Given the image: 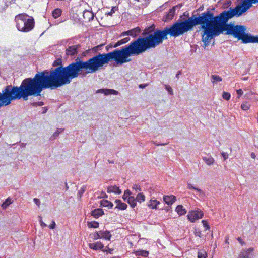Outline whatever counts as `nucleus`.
Masks as SVG:
<instances>
[{"mask_svg":"<svg viewBox=\"0 0 258 258\" xmlns=\"http://www.w3.org/2000/svg\"><path fill=\"white\" fill-rule=\"evenodd\" d=\"M175 210H185V209H183V206L181 205H178L176 207Z\"/></svg>","mask_w":258,"mask_h":258,"instance_id":"obj_56","label":"nucleus"},{"mask_svg":"<svg viewBox=\"0 0 258 258\" xmlns=\"http://www.w3.org/2000/svg\"><path fill=\"white\" fill-rule=\"evenodd\" d=\"M12 199L10 198H8L2 204V207L3 209H6L10 204L12 203Z\"/></svg>","mask_w":258,"mask_h":258,"instance_id":"obj_27","label":"nucleus"},{"mask_svg":"<svg viewBox=\"0 0 258 258\" xmlns=\"http://www.w3.org/2000/svg\"><path fill=\"white\" fill-rule=\"evenodd\" d=\"M193 28L190 18L189 17L184 20H178L171 26L166 27L163 30H157L155 33L159 43L161 44L164 40L168 39V35L176 38L191 30Z\"/></svg>","mask_w":258,"mask_h":258,"instance_id":"obj_5","label":"nucleus"},{"mask_svg":"<svg viewBox=\"0 0 258 258\" xmlns=\"http://www.w3.org/2000/svg\"><path fill=\"white\" fill-rule=\"evenodd\" d=\"M19 88V87L14 86L12 85L7 86L3 90L2 93H0V108L3 106H7L11 103V102L15 100H19L22 98L17 96V91L14 90L16 88Z\"/></svg>","mask_w":258,"mask_h":258,"instance_id":"obj_7","label":"nucleus"},{"mask_svg":"<svg viewBox=\"0 0 258 258\" xmlns=\"http://www.w3.org/2000/svg\"><path fill=\"white\" fill-rule=\"evenodd\" d=\"M236 92H237V94L239 96L238 97H239L240 96H241L243 94V93L242 90L241 89H239L237 90Z\"/></svg>","mask_w":258,"mask_h":258,"instance_id":"obj_52","label":"nucleus"},{"mask_svg":"<svg viewBox=\"0 0 258 258\" xmlns=\"http://www.w3.org/2000/svg\"><path fill=\"white\" fill-rule=\"evenodd\" d=\"M100 236L101 237V239L103 238L106 240L110 241L111 240V237L112 235L110 234V232L108 230L99 231Z\"/></svg>","mask_w":258,"mask_h":258,"instance_id":"obj_17","label":"nucleus"},{"mask_svg":"<svg viewBox=\"0 0 258 258\" xmlns=\"http://www.w3.org/2000/svg\"><path fill=\"white\" fill-rule=\"evenodd\" d=\"M91 216H93L94 218L97 219L99 217L102 216L104 214V211H91L90 212Z\"/></svg>","mask_w":258,"mask_h":258,"instance_id":"obj_21","label":"nucleus"},{"mask_svg":"<svg viewBox=\"0 0 258 258\" xmlns=\"http://www.w3.org/2000/svg\"><path fill=\"white\" fill-rule=\"evenodd\" d=\"M90 236L94 240H96L97 239H101L99 231L92 233L90 235Z\"/></svg>","mask_w":258,"mask_h":258,"instance_id":"obj_31","label":"nucleus"},{"mask_svg":"<svg viewBox=\"0 0 258 258\" xmlns=\"http://www.w3.org/2000/svg\"><path fill=\"white\" fill-rule=\"evenodd\" d=\"M253 251V248L252 247H250L248 248L246 251H242L241 252H246L247 253V255H249L250 253Z\"/></svg>","mask_w":258,"mask_h":258,"instance_id":"obj_49","label":"nucleus"},{"mask_svg":"<svg viewBox=\"0 0 258 258\" xmlns=\"http://www.w3.org/2000/svg\"><path fill=\"white\" fill-rule=\"evenodd\" d=\"M241 108L243 110L247 111L250 108V105L248 104L247 102H244L241 104Z\"/></svg>","mask_w":258,"mask_h":258,"instance_id":"obj_34","label":"nucleus"},{"mask_svg":"<svg viewBox=\"0 0 258 258\" xmlns=\"http://www.w3.org/2000/svg\"><path fill=\"white\" fill-rule=\"evenodd\" d=\"M102 54L99 53L86 61L77 58L66 67H58L50 71H43L36 73L34 78L23 80L19 88H16L17 97L28 100L31 96H40L43 90L55 89L69 84L79 75H86L97 72L105 64ZM15 90V89L14 90Z\"/></svg>","mask_w":258,"mask_h":258,"instance_id":"obj_1","label":"nucleus"},{"mask_svg":"<svg viewBox=\"0 0 258 258\" xmlns=\"http://www.w3.org/2000/svg\"><path fill=\"white\" fill-rule=\"evenodd\" d=\"M141 32V29L139 27H137L130 30L123 32V35H127L133 37H136Z\"/></svg>","mask_w":258,"mask_h":258,"instance_id":"obj_11","label":"nucleus"},{"mask_svg":"<svg viewBox=\"0 0 258 258\" xmlns=\"http://www.w3.org/2000/svg\"><path fill=\"white\" fill-rule=\"evenodd\" d=\"M231 95L229 93L224 91L222 94V97L226 100H229L230 98Z\"/></svg>","mask_w":258,"mask_h":258,"instance_id":"obj_35","label":"nucleus"},{"mask_svg":"<svg viewBox=\"0 0 258 258\" xmlns=\"http://www.w3.org/2000/svg\"><path fill=\"white\" fill-rule=\"evenodd\" d=\"M106 249H102V251L104 252H107L110 254L112 253V251H113V249L109 248L108 246L106 247Z\"/></svg>","mask_w":258,"mask_h":258,"instance_id":"obj_42","label":"nucleus"},{"mask_svg":"<svg viewBox=\"0 0 258 258\" xmlns=\"http://www.w3.org/2000/svg\"><path fill=\"white\" fill-rule=\"evenodd\" d=\"M133 188L135 189L136 190H138V191H141V190L140 186L138 185L137 184L134 185Z\"/></svg>","mask_w":258,"mask_h":258,"instance_id":"obj_50","label":"nucleus"},{"mask_svg":"<svg viewBox=\"0 0 258 258\" xmlns=\"http://www.w3.org/2000/svg\"><path fill=\"white\" fill-rule=\"evenodd\" d=\"M227 12V10H224L214 16V13L208 9L198 17L192 15L190 17L193 27L200 25L203 29L202 39L204 48L209 45L213 37L219 35L222 24L229 16Z\"/></svg>","mask_w":258,"mask_h":258,"instance_id":"obj_3","label":"nucleus"},{"mask_svg":"<svg viewBox=\"0 0 258 258\" xmlns=\"http://www.w3.org/2000/svg\"><path fill=\"white\" fill-rule=\"evenodd\" d=\"M62 11L59 8L55 9L52 11V16L54 18H58L61 15Z\"/></svg>","mask_w":258,"mask_h":258,"instance_id":"obj_26","label":"nucleus"},{"mask_svg":"<svg viewBox=\"0 0 258 258\" xmlns=\"http://www.w3.org/2000/svg\"><path fill=\"white\" fill-rule=\"evenodd\" d=\"M33 104L34 106H37V105L42 106L44 104V103H43V102L41 101V102H39L38 103H33Z\"/></svg>","mask_w":258,"mask_h":258,"instance_id":"obj_55","label":"nucleus"},{"mask_svg":"<svg viewBox=\"0 0 258 258\" xmlns=\"http://www.w3.org/2000/svg\"><path fill=\"white\" fill-rule=\"evenodd\" d=\"M136 199L138 202L141 203L145 201V196L143 193H139L137 195Z\"/></svg>","mask_w":258,"mask_h":258,"instance_id":"obj_30","label":"nucleus"},{"mask_svg":"<svg viewBox=\"0 0 258 258\" xmlns=\"http://www.w3.org/2000/svg\"><path fill=\"white\" fill-rule=\"evenodd\" d=\"M194 233H195V235H196V236H198L200 238L202 237L203 236L202 234L201 231H200V230H198V229H195Z\"/></svg>","mask_w":258,"mask_h":258,"instance_id":"obj_43","label":"nucleus"},{"mask_svg":"<svg viewBox=\"0 0 258 258\" xmlns=\"http://www.w3.org/2000/svg\"><path fill=\"white\" fill-rule=\"evenodd\" d=\"M33 201H34V202L35 203V204H36L37 206H39L40 205V202L39 199H38L37 198H34Z\"/></svg>","mask_w":258,"mask_h":258,"instance_id":"obj_53","label":"nucleus"},{"mask_svg":"<svg viewBox=\"0 0 258 258\" xmlns=\"http://www.w3.org/2000/svg\"><path fill=\"white\" fill-rule=\"evenodd\" d=\"M155 26L154 24H152L150 27L146 28L144 30V32L142 33V35L146 37L147 36H149L150 35L153 34L155 31L157 30H155Z\"/></svg>","mask_w":258,"mask_h":258,"instance_id":"obj_14","label":"nucleus"},{"mask_svg":"<svg viewBox=\"0 0 258 258\" xmlns=\"http://www.w3.org/2000/svg\"><path fill=\"white\" fill-rule=\"evenodd\" d=\"M228 239L227 237H226V238H225V243H227V244H229V242H228Z\"/></svg>","mask_w":258,"mask_h":258,"instance_id":"obj_62","label":"nucleus"},{"mask_svg":"<svg viewBox=\"0 0 258 258\" xmlns=\"http://www.w3.org/2000/svg\"><path fill=\"white\" fill-rule=\"evenodd\" d=\"M97 92L101 93L104 94L105 95L114 94L117 95L118 94V92L114 89H101L97 90Z\"/></svg>","mask_w":258,"mask_h":258,"instance_id":"obj_16","label":"nucleus"},{"mask_svg":"<svg viewBox=\"0 0 258 258\" xmlns=\"http://www.w3.org/2000/svg\"><path fill=\"white\" fill-rule=\"evenodd\" d=\"M38 218H39V221L40 223L41 226L42 227H46L47 225L43 222L42 217L41 216H39Z\"/></svg>","mask_w":258,"mask_h":258,"instance_id":"obj_44","label":"nucleus"},{"mask_svg":"<svg viewBox=\"0 0 258 258\" xmlns=\"http://www.w3.org/2000/svg\"><path fill=\"white\" fill-rule=\"evenodd\" d=\"M177 7V6H175L171 8L167 14L166 15V17L165 19V21L167 22L170 20H171L174 17L175 14V9Z\"/></svg>","mask_w":258,"mask_h":258,"instance_id":"obj_12","label":"nucleus"},{"mask_svg":"<svg viewBox=\"0 0 258 258\" xmlns=\"http://www.w3.org/2000/svg\"><path fill=\"white\" fill-rule=\"evenodd\" d=\"M179 215H183L186 213L187 211H176Z\"/></svg>","mask_w":258,"mask_h":258,"instance_id":"obj_54","label":"nucleus"},{"mask_svg":"<svg viewBox=\"0 0 258 258\" xmlns=\"http://www.w3.org/2000/svg\"><path fill=\"white\" fill-rule=\"evenodd\" d=\"M86 13H88V14H90V15L91 16V19H92V18H93V14H92V13H91L90 12H89V11H87V12H86Z\"/></svg>","mask_w":258,"mask_h":258,"instance_id":"obj_58","label":"nucleus"},{"mask_svg":"<svg viewBox=\"0 0 258 258\" xmlns=\"http://www.w3.org/2000/svg\"><path fill=\"white\" fill-rule=\"evenodd\" d=\"M100 205L101 207L108 209H111L113 206L112 203L105 199L101 200L100 202Z\"/></svg>","mask_w":258,"mask_h":258,"instance_id":"obj_19","label":"nucleus"},{"mask_svg":"<svg viewBox=\"0 0 258 258\" xmlns=\"http://www.w3.org/2000/svg\"><path fill=\"white\" fill-rule=\"evenodd\" d=\"M166 88L167 89V90L168 91V92L171 95L173 94V90L172 89V88L170 86H166Z\"/></svg>","mask_w":258,"mask_h":258,"instance_id":"obj_47","label":"nucleus"},{"mask_svg":"<svg viewBox=\"0 0 258 258\" xmlns=\"http://www.w3.org/2000/svg\"><path fill=\"white\" fill-rule=\"evenodd\" d=\"M117 8L116 7H112L111 10L109 12H107L106 14L107 15L112 16L113 14L115 13V11L117 10Z\"/></svg>","mask_w":258,"mask_h":258,"instance_id":"obj_38","label":"nucleus"},{"mask_svg":"<svg viewBox=\"0 0 258 258\" xmlns=\"http://www.w3.org/2000/svg\"><path fill=\"white\" fill-rule=\"evenodd\" d=\"M212 83H215L218 82H221L222 81V78L218 75H211Z\"/></svg>","mask_w":258,"mask_h":258,"instance_id":"obj_28","label":"nucleus"},{"mask_svg":"<svg viewBox=\"0 0 258 258\" xmlns=\"http://www.w3.org/2000/svg\"><path fill=\"white\" fill-rule=\"evenodd\" d=\"M176 200V197L173 195H171L170 196L166 195L163 197V201L168 205H172Z\"/></svg>","mask_w":258,"mask_h":258,"instance_id":"obj_10","label":"nucleus"},{"mask_svg":"<svg viewBox=\"0 0 258 258\" xmlns=\"http://www.w3.org/2000/svg\"><path fill=\"white\" fill-rule=\"evenodd\" d=\"M80 47V45H75L69 46L66 50V54L68 56H74L78 52V49Z\"/></svg>","mask_w":258,"mask_h":258,"instance_id":"obj_9","label":"nucleus"},{"mask_svg":"<svg viewBox=\"0 0 258 258\" xmlns=\"http://www.w3.org/2000/svg\"><path fill=\"white\" fill-rule=\"evenodd\" d=\"M238 258H250L246 252H241Z\"/></svg>","mask_w":258,"mask_h":258,"instance_id":"obj_45","label":"nucleus"},{"mask_svg":"<svg viewBox=\"0 0 258 258\" xmlns=\"http://www.w3.org/2000/svg\"><path fill=\"white\" fill-rule=\"evenodd\" d=\"M53 66L54 67H63L62 64V60L60 58H58L55 60L53 63Z\"/></svg>","mask_w":258,"mask_h":258,"instance_id":"obj_33","label":"nucleus"},{"mask_svg":"<svg viewBox=\"0 0 258 258\" xmlns=\"http://www.w3.org/2000/svg\"><path fill=\"white\" fill-rule=\"evenodd\" d=\"M207 253L205 251H199L198 253V258H206Z\"/></svg>","mask_w":258,"mask_h":258,"instance_id":"obj_36","label":"nucleus"},{"mask_svg":"<svg viewBox=\"0 0 258 258\" xmlns=\"http://www.w3.org/2000/svg\"><path fill=\"white\" fill-rule=\"evenodd\" d=\"M43 109H44V110H43V113H45V112H46V111H47V108H46L45 107V108H43Z\"/></svg>","mask_w":258,"mask_h":258,"instance_id":"obj_61","label":"nucleus"},{"mask_svg":"<svg viewBox=\"0 0 258 258\" xmlns=\"http://www.w3.org/2000/svg\"><path fill=\"white\" fill-rule=\"evenodd\" d=\"M114 202L116 204L115 209H117L118 210H125L127 208V205L125 203L122 202L120 200H116Z\"/></svg>","mask_w":258,"mask_h":258,"instance_id":"obj_20","label":"nucleus"},{"mask_svg":"<svg viewBox=\"0 0 258 258\" xmlns=\"http://www.w3.org/2000/svg\"><path fill=\"white\" fill-rule=\"evenodd\" d=\"M89 247L93 250H102L104 247V244L101 243L100 241L95 242L93 243H89L88 244Z\"/></svg>","mask_w":258,"mask_h":258,"instance_id":"obj_13","label":"nucleus"},{"mask_svg":"<svg viewBox=\"0 0 258 258\" xmlns=\"http://www.w3.org/2000/svg\"><path fill=\"white\" fill-rule=\"evenodd\" d=\"M99 223L97 221H93L87 222V226L89 228H97L99 227Z\"/></svg>","mask_w":258,"mask_h":258,"instance_id":"obj_23","label":"nucleus"},{"mask_svg":"<svg viewBox=\"0 0 258 258\" xmlns=\"http://www.w3.org/2000/svg\"><path fill=\"white\" fill-rule=\"evenodd\" d=\"M121 44H120V42L119 41H118L114 45L113 47L115 48V47H117L120 45H121Z\"/></svg>","mask_w":258,"mask_h":258,"instance_id":"obj_57","label":"nucleus"},{"mask_svg":"<svg viewBox=\"0 0 258 258\" xmlns=\"http://www.w3.org/2000/svg\"><path fill=\"white\" fill-rule=\"evenodd\" d=\"M180 74H181V72L179 71V72H178V74H177V75H176V77H178V76H179V75H180Z\"/></svg>","mask_w":258,"mask_h":258,"instance_id":"obj_63","label":"nucleus"},{"mask_svg":"<svg viewBox=\"0 0 258 258\" xmlns=\"http://www.w3.org/2000/svg\"><path fill=\"white\" fill-rule=\"evenodd\" d=\"M107 191L108 193H114L118 195L121 193V190L116 185L108 186Z\"/></svg>","mask_w":258,"mask_h":258,"instance_id":"obj_18","label":"nucleus"},{"mask_svg":"<svg viewBox=\"0 0 258 258\" xmlns=\"http://www.w3.org/2000/svg\"><path fill=\"white\" fill-rule=\"evenodd\" d=\"M159 44L154 33L146 37H139L120 49H115L107 53H102V55L106 64L111 60H114L117 64L121 65L131 61V59L128 58L129 56L138 55L148 49L155 48Z\"/></svg>","mask_w":258,"mask_h":258,"instance_id":"obj_2","label":"nucleus"},{"mask_svg":"<svg viewBox=\"0 0 258 258\" xmlns=\"http://www.w3.org/2000/svg\"><path fill=\"white\" fill-rule=\"evenodd\" d=\"M58 134H59V133H57L56 132L54 133L53 136L56 137L58 135Z\"/></svg>","mask_w":258,"mask_h":258,"instance_id":"obj_59","label":"nucleus"},{"mask_svg":"<svg viewBox=\"0 0 258 258\" xmlns=\"http://www.w3.org/2000/svg\"><path fill=\"white\" fill-rule=\"evenodd\" d=\"M251 156H252V158H254L255 156V155L253 153H252L251 154Z\"/></svg>","mask_w":258,"mask_h":258,"instance_id":"obj_64","label":"nucleus"},{"mask_svg":"<svg viewBox=\"0 0 258 258\" xmlns=\"http://www.w3.org/2000/svg\"><path fill=\"white\" fill-rule=\"evenodd\" d=\"M130 40V38L127 37L124 38L123 39H122L119 40V41L120 42V44L121 45H122V44H124L128 42Z\"/></svg>","mask_w":258,"mask_h":258,"instance_id":"obj_37","label":"nucleus"},{"mask_svg":"<svg viewBox=\"0 0 258 258\" xmlns=\"http://www.w3.org/2000/svg\"><path fill=\"white\" fill-rule=\"evenodd\" d=\"M221 155L223 157L224 160H226L228 158V155L226 153L222 152Z\"/></svg>","mask_w":258,"mask_h":258,"instance_id":"obj_48","label":"nucleus"},{"mask_svg":"<svg viewBox=\"0 0 258 258\" xmlns=\"http://www.w3.org/2000/svg\"><path fill=\"white\" fill-rule=\"evenodd\" d=\"M16 27L19 31L28 32L32 30L35 26L33 17L29 16L26 13H21L15 16Z\"/></svg>","mask_w":258,"mask_h":258,"instance_id":"obj_6","label":"nucleus"},{"mask_svg":"<svg viewBox=\"0 0 258 258\" xmlns=\"http://www.w3.org/2000/svg\"><path fill=\"white\" fill-rule=\"evenodd\" d=\"M237 240L242 245H245V243L242 240L241 237H238Z\"/></svg>","mask_w":258,"mask_h":258,"instance_id":"obj_51","label":"nucleus"},{"mask_svg":"<svg viewBox=\"0 0 258 258\" xmlns=\"http://www.w3.org/2000/svg\"><path fill=\"white\" fill-rule=\"evenodd\" d=\"M131 192L130 190L127 189L125 190L123 195L122 196V198L124 200V201H127L128 198H130L131 197Z\"/></svg>","mask_w":258,"mask_h":258,"instance_id":"obj_32","label":"nucleus"},{"mask_svg":"<svg viewBox=\"0 0 258 258\" xmlns=\"http://www.w3.org/2000/svg\"><path fill=\"white\" fill-rule=\"evenodd\" d=\"M139 87L141 88H144L145 87V86H144L142 84H141V85H139Z\"/></svg>","mask_w":258,"mask_h":258,"instance_id":"obj_60","label":"nucleus"},{"mask_svg":"<svg viewBox=\"0 0 258 258\" xmlns=\"http://www.w3.org/2000/svg\"><path fill=\"white\" fill-rule=\"evenodd\" d=\"M258 3V0H242L241 4L237 5L235 7H230L227 10L228 14L225 22L222 24L219 35L226 31V34L232 35L238 40H241L243 43H250L251 36L245 33V27L242 25H236L231 23H227L228 20L234 17H238L242 14L246 12L252 6V4Z\"/></svg>","mask_w":258,"mask_h":258,"instance_id":"obj_4","label":"nucleus"},{"mask_svg":"<svg viewBox=\"0 0 258 258\" xmlns=\"http://www.w3.org/2000/svg\"><path fill=\"white\" fill-rule=\"evenodd\" d=\"M86 189V187L85 186H83L81 189L79 190L78 191V195H79V196L80 198L82 196V195L84 192L85 190Z\"/></svg>","mask_w":258,"mask_h":258,"instance_id":"obj_41","label":"nucleus"},{"mask_svg":"<svg viewBox=\"0 0 258 258\" xmlns=\"http://www.w3.org/2000/svg\"><path fill=\"white\" fill-rule=\"evenodd\" d=\"M203 160L208 165H211L213 164L215 161L214 158L211 156L204 157L203 158Z\"/></svg>","mask_w":258,"mask_h":258,"instance_id":"obj_24","label":"nucleus"},{"mask_svg":"<svg viewBox=\"0 0 258 258\" xmlns=\"http://www.w3.org/2000/svg\"><path fill=\"white\" fill-rule=\"evenodd\" d=\"M127 202L132 208H134L136 205L137 200L134 197L131 196L128 198Z\"/></svg>","mask_w":258,"mask_h":258,"instance_id":"obj_25","label":"nucleus"},{"mask_svg":"<svg viewBox=\"0 0 258 258\" xmlns=\"http://www.w3.org/2000/svg\"><path fill=\"white\" fill-rule=\"evenodd\" d=\"M202 222L203 223V226L205 228V230H208L210 229V227L206 221L203 220L202 221Z\"/></svg>","mask_w":258,"mask_h":258,"instance_id":"obj_39","label":"nucleus"},{"mask_svg":"<svg viewBox=\"0 0 258 258\" xmlns=\"http://www.w3.org/2000/svg\"><path fill=\"white\" fill-rule=\"evenodd\" d=\"M187 188L189 189H194L197 190L199 192L200 195H204L203 191L201 189L194 187L191 183H187Z\"/></svg>","mask_w":258,"mask_h":258,"instance_id":"obj_29","label":"nucleus"},{"mask_svg":"<svg viewBox=\"0 0 258 258\" xmlns=\"http://www.w3.org/2000/svg\"><path fill=\"white\" fill-rule=\"evenodd\" d=\"M136 255L142 256L146 257L149 255V251L144 250H138L135 252Z\"/></svg>","mask_w":258,"mask_h":258,"instance_id":"obj_22","label":"nucleus"},{"mask_svg":"<svg viewBox=\"0 0 258 258\" xmlns=\"http://www.w3.org/2000/svg\"><path fill=\"white\" fill-rule=\"evenodd\" d=\"M161 204V203L156 199H151L147 204L149 208L151 209H158V206Z\"/></svg>","mask_w":258,"mask_h":258,"instance_id":"obj_15","label":"nucleus"},{"mask_svg":"<svg viewBox=\"0 0 258 258\" xmlns=\"http://www.w3.org/2000/svg\"><path fill=\"white\" fill-rule=\"evenodd\" d=\"M56 224L54 221H52L51 224L49 225V228L51 229H54L55 228Z\"/></svg>","mask_w":258,"mask_h":258,"instance_id":"obj_46","label":"nucleus"},{"mask_svg":"<svg viewBox=\"0 0 258 258\" xmlns=\"http://www.w3.org/2000/svg\"><path fill=\"white\" fill-rule=\"evenodd\" d=\"M250 43H258V36H251V39L250 40Z\"/></svg>","mask_w":258,"mask_h":258,"instance_id":"obj_40","label":"nucleus"},{"mask_svg":"<svg viewBox=\"0 0 258 258\" xmlns=\"http://www.w3.org/2000/svg\"><path fill=\"white\" fill-rule=\"evenodd\" d=\"M203 216L204 213L202 211H189L187 217L189 221L193 223L202 218Z\"/></svg>","mask_w":258,"mask_h":258,"instance_id":"obj_8","label":"nucleus"}]
</instances>
